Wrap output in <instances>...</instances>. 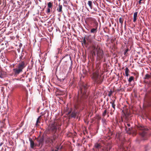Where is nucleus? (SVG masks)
Here are the masks:
<instances>
[{"label":"nucleus","instance_id":"obj_1","mask_svg":"<svg viewBox=\"0 0 151 151\" xmlns=\"http://www.w3.org/2000/svg\"><path fill=\"white\" fill-rule=\"evenodd\" d=\"M88 86L87 83H83L80 87V89L78 91V95L81 93V95L78 98L76 101L75 106L76 109L83 105L84 103L83 99L87 98L88 95L89 93L88 91Z\"/></svg>","mask_w":151,"mask_h":151},{"label":"nucleus","instance_id":"obj_2","mask_svg":"<svg viewBox=\"0 0 151 151\" xmlns=\"http://www.w3.org/2000/svg\"><path fill=\"white\" fill-rule=\"evenodd\" d=\"M100 68V63H98L96 64V68L94 70V72L91 75V77L94 83L97 84H100L103 82V78L99 75V73L101 70Z\"/></svg>","mask_w":151,"mask_h":151},{"label":"nucleus","instance_id":"obj_3","mask_svg":"<svg viewBox=\"0 0 151 151\" xmlns=\"http://www.w3.org/2000/svg\"><path fill=\"white\" fill-rule=\"evenodd\" d=\"M20 60L19 63L16 65V68L13 69V73L15 75L17 76L22 72L23 70L26 66V64L24 61L22 60V56L19 57Z\"/></svg>","mask_w":151,"mask_h":151},{"label":"nucleus","instance_id":"obj_4","mask_svg":"<svg viewBox=\"0 0 151 151\" xmlns=\"http://www.w3.org/2000/svg\"><path fill=\"white\" fill-rule=\"evenodd\" d=\"M137 129L139 135L142 137V139L144 140H147L148 137L146 132L148 129L140 124H138L137 126Z\"/></svg>","mask_w":151,"mask_h":151},{"label":"nucleus","instance_id":"obj_5","mask_svg":"<svg viewBox=\"0 0 151 151\" xmlns=\"http://www.w3.org/2000/svg\"><path fill=\"white\" fill-rule=\"evenodd\" d=\"M97 52V60L99 61H101L102 59L103 58L104 54L102 49L99 48Z\"/></svg>","mask_w":151,"mask_h":151},{"label":"nucleus","instance_id":"obj_6","mask_svg":"<svg viewBox=\"0 0 151 151\" xmlns=\"http://www.w3.org/2000/svg\"><path fill=\"white\" fill-rule=\"evenodd\" d=\"M57 124L54 123L51 125L50 128V130L53 133H55L57 130Z\"/></svg>","mask_w":151,"mask_h":151},{"label":"nucleus","instance_id":"obj_7","mask_svg":"<svg viewBox=\"0 0 151 151\" xmlns=\"http://www.w3.org/2000/svg\"><path fill=\"white\" fill-rule=\"evenodd\" d=\"M145 104L147 107L151 106V96L147 97L145 99Z\"/></svg>","mask_w":151,"mask_h":151},{"label":"nucleus","instance_id":"obj_8","mask_svg":"<svg viewBox=\"0 0 151 151\" xmlns=\"http://www.w3.org/2000/svg\"><path fill=\"white\" fill-rule=\"evenodd\" d=\"M44 139V137H40L37 140V141L39 143V145L41 147L43 143V140Z\"/></svg>","mask_w":151,"mask_h":151},{"label":"nucleus","instance_id":"obj_9","mask_svg":"<svg viewBox=\"0 0 151 151\" xmlns=\"http://www.w3.org/2000/svg\"><path fill=\"white\" fill-rule=\"evenodd\" d=\"M115 100L114 99H112V101L110 102V103L111 104L112 107L114 109V110H113V111H114L115 109L116 104H115Z\"/></svg>","mask_w":151,"mask_h":151},{"label":"nucleus","instance_id":"obj_10","mask_svg":"<svg viewBox=\"0 0 151 151\" xmlns=\"http://www.w3.org/2000/svg\"><path fill=\"white\" fill-rule=\"evenodd\" d=\"M94 147L96 149V151H98L101 148V146L100 143H96L94 145Z\"/></svg>","mask_w":151,"mask_h":151},{"label":"nucleus","instance_id":"obj_11","mask_svg":"<svg viewBox=\"0 0 151 151\" xmlns=\"http://www.w3.org/2000/svg\"><path fill=\"white\" fill-rule=\"evenodd\" d=\"M101 47L99 46H97V47H96L95 46L93 45L92 47L91 50V51H93L95 52L96 51L97 52L98 50Z\"/></svg>","mask_w":151,"mask_h":151},{"label":"nucleus","instance_id":"obj_12","mask_svg":"<svg viewBox=\"0 0 151 151\" xmlns=\"http://www.w3.org/2000/svg\"><path fill=\"white\" fill-rule=\"evenodd\" d=\"M97 28L95 27L92 28L90 30L91 33L95 35L97 31Z\"/></svg>","mask_w":151,"mask_h":151},{"label":"nucleus","instance_id":"obj_13","mask_svg":"<svg viewBox=\"0 0 151 151\" xmlns=\"http://www.w3.org/2000/svg\"><path fill=\"white\" fill-rule=\"evenodd\" d=\"M91 58L92 61H94V57L96 55V52L93 51H91Z\"/></svg>","mask_w":151,"mask_h":151},{"label":"nucleus","instance_id":"obj_14","mask_svg":"<svg viewBox=\"0 0 151 151\" xmlns=\"http://www.w3.org/2000/svg\"><path fill=\"white\" fill-rule=\"evenodd\" d=\"M138 12H135L133 15V22H136L137 19V17Z\"/></svg>","mask_w":151,"mask_h":151},{"label":"nucleus","instance_id":"obj_15","mask_svg":"<svg viewBox=\"0 0 151 151\" xmlns=\"http://www.w3.org/2000/svg\"><path fill=\"white\" fill-rule=\"evenodd\" d=\"M62 6L60 5V4H59L58 7L57 9V11L61 13L63 12L62 10Z\"/></svg>","mask_w":151,"mask_h":151},{"label":"nucleus","instance_id":"obj_16","mask_svg":"<svg viewBox=\"0 0 151 151\" xmlns=\"http://www.w3.org/2000/svg\"><path fill=\"white\" fill-rule=\"evenodd\" d=\"M41 116H40L37 119L36 121V126L37 127H38L39 126V123H40V120L41 119Z\"/></svg>","mask_w":151,"mask_h":151},{"label":"nucleus","instance_id":"obj_17","mask_svg":"<svg viewBox=\"0 0 151 151\" xmlns=\"http://www.w3.org/2000/svg\"><path fill=\"white\" fill-rule=\"evenodd\" d=\"M63 59H66V60L65 61V62H66L67 61H68L70 59V57L68 55H65L64 57L62 58L61 60H60V62H61L62 60Z\"/></svg>","mask_w":151,"mask_h":151},{"label":"nucleus","instance_id":"obj_18","mask_svg":"<svg viewBox=\"0 0 151 151\" xmlns=\"http://www.w3.org/2000/svg\"><path fill=\"white\" fill-rule=\"evenodd\" d=\"M86 37H84L83 38L82 41L81 42H82V44H83V43L86 46H87L88 45V43L86 42Z\"/></svg>","mask_w":151,"mask_h":151},{"label":"nucleus","instance_id":"obj_19","mask_svg":"<svg viewBox=\"0 0 151 151\" xmlns=\"http://www.w3.org/2000/svg\"><path fill=\"white\" fill-rule=\"evenodd\" d=\"M93 25H92L93 26V27L96 28H98V23L97 22V21H96V20H94V21H93Z\"/></svg>","mask_w":151,"mask_h":151},{"label":"nucleus","instance_id":"obj_20","mask_svg":"<svg viewBox=\"0 0 151 151\" xmlns=\"http://www.w3.org/2000/svg\"><path fill=\"white\" fill-rule=\"evenodd\" d=\"M88 20L89 21V22L90 24L91 25H93V21H94V20H96L94 18L91 17L88 18Z\"/></svg>","mask_w":151,"mask_h":151},{"label":"nucleus","instance_id":"obj_21","mask_svg":"<svg viewBox=\"0 0 151 151\" xmlns=\"http://www.w3.org/2000/svg\"><path fill=\"white\" fill-rule=\"evenodd\" d=\"M46 142H49L52 144H53L54 142V141L52 139L51 137H49L46 140Z\"/></svg>","mask_w":151,"mask_h":151},{"label":"nucleus","instance_id":"obj_22","mask_svg":"<svg viewBox=\"0 0 151 151\" xmlns=\"http://www.w3.org/2000/svg\"><path fill=\"white\" fill-rule=\"evenodd\" d=\"M30 143V147L32 148H33L34 147L35 143L34 141L32 139H29Z\"/></svg>","mask_w":151,"mask_h":151},{"label":"nucleus","instance_id":"obj_23","mask_svg":"<svg viewBox=\"0 0 151 151\" xmlns=\"http://www.w3.org/2000/svg\"><path fill=\"white\" fill-rule=\"evenodd\" d=\"M129 70L128 68L127 67L125 69V74L126 76H129Z\"/></svg>","mask_w":151,"mask_h":151},{"label":"nucleus","instance_id":"obj_24","mask_svg":"<svg viewBox=\"0 0 151 151\" xmlns=\"http://www.w3.org/2000/svg\"><path fill=\"white\" fill-rule=\"evenodd\" d=\"M88 4L91 9H92V2L91 1H88Z\"/></svg>","mask_w":151,"mask_h":151},{"label":"nucleus","instance_id":"obj_25","mask_svg":"<svg viewBox=\"0 0 151 151\" xmlns=\"http://www.w3.org/2000/svg\"><path fill=\"white\" fill-rule=\"evenodd\" d=\"M151 78V76L150 75L148 74H147L145 75V76L144 78V79H148Z\"/></svg>","mask_w":151,"mask_h":151},{"label":"nucleus","instance_id":"obj_26","mask_svg":"<svg viewBox=\"0 0 151 151\" xmlns=\"http://www.w3.org/2000/svg\"><path fill=\"white\" fill-rule=\"evenodd\" d=\"M76 115V113L75 112H73L70 115L71 117L75 118Z\"/></svg>","mask_w":151,"mask_h":151},{"label":"nucleus","instance_id":"obj_27","mask_svg":"<svg viewBox=\"0 0 151 151\" xmlns=\"http://www.w3.org/2000/svg\"><path fill=\"white\" fill-rule=\"evenodd\" d=\"M52 3L51 2H49L47 4V7L50 8H52Z\"/></svg>","mask_w":151,"mask_h":151},{"label":"nucleus","instance_id":"obj_28","mask_svg":"<svg viewBox=\"0 0 151 151\" xmlns=\"http://www.w3.org/2000/svg\"><path fill=\"white\" fill-rule=\"evenodd\" d=\"M119 22L121 24V25L122 26L124 21V19L122 17H120L119 18Z\"/></svg>","mask_w":151,"mask_h":151},{"label":"nucleus","instance_id":"obj_29","mask_svg":"<svg viewBox=\"0 0 151 151\" xmlns=\"http://www.w3.org/2000/svg\"><path fill=\"white\" fill-rule=\"evenodd\" d=\"M111 147H111V145H108V146H107L106 149V151H110V149H111Z\"/></svg>","mask_w":151,"mask_h":151},{"label":"nucleus","instance_id":"obj_30","mask_svg":"<svg viewBox=\"0 0 151 151\" xmlns=\"http://www.w3.org/2000/svg\"><path fill=\"white\" fill-rule=\"evenodd\" d=\"M134 77L133 76H131L128 80V82L129 83H130L133 80H134Z\"/></svg>","mask_w":151,"mask_h":151},{"label":"nucleus","instance_id":"obj_31","mask_svg":"<svg viewBox=\"0 0 151 151\" xmlns=\"http://www.w3.org/2000/svg\"><path fill=\"white\" fill-rule=\"evenodd\" d=\"M51 138H52V139L54 141H55V139H57V137L56 134H55V133H54V134L53 136L51 137Z\"/></svg>","mask_w":151,"mask_h":151},{"label":"nucleus","instance_id":"obj_32","mask_svg":"<svg viewBox=\"0 0 151 151\" xmlns=\"http://www.w3.org/2000/svg\"><path fill=\"white\" fill-rule=\"evenodd\" d=\"M106 113H107V110L106 109H105L102 114V116L103 117H104L105 116V115H106Z\"/></svg>","mask_w":151,"mask_h":151},{"label":"nucleus","instance_id":"obj_33","mask_svg":"<svg viewBox=\"0 0 151 151\" xmlns=\"http://www.w3.org/2000/svg\"><path fill=\"white\" fill-rule=\"evenodd\" d=\"M112 93L113 91H112V90H110L109 93V94H108V96L109 97H110L111 96Z\"/></svg>","mask_w":151,"mask_h":151},{"label":"nucleus","instance_id":"obj_34","mask_svg":"<svg viewBox=\"0 0 151 151\" xmlns=\"http://www.w3.org/2000/svg\"><path fill=\"white\" fill-rule=\"evenodd\" d=\"M50 8L47 7L46 12L47 13H50Z\"/></svg>","mask_w":151,"mask_h":151},{"label":"nucleus","instance_id":"obj_35","mask_svg":"<svg viewBox=\"0 0 151 151\" xmlns=\"http://www.w3.org/2000/svg\"><path fill=\"white\" fill-rule=\"evenodd\" d=\"M129 50V49L128 48H127L124 51V55H126V53L128 52Z\"/></svg>","mask_w":151,"mask_h":151},{"label":"nucleus","instance_id":"obj_36","mask_svg":"<svg viewBox=\"0 0 151 151\" xmlns=\"http://www.w3.org/2000/svg\"><path fill=\"white\" fill-rule=\"evenodd\" d=\"M125 127H126V130H127L129 131L130 130V128H128L126 126V125H125Z\"/></svg>","mask_w":151,"mask_h":151},{"label":"nucleus","instance_id":"obj_37","mask_svg":"<svg viewBox=\"0 0 151 151\" xmlns=\"http://www.w3.org/2000/svg\"><path fill=\"white\" fill-rule=\"evenodd\" d=\"M142 0H139V1L138 2L139 4V5H140L141 3H142V2H141V1H142Z\"/></svg>","mask_w":151,"mask_h":151},{"label":"nucleus","instance_id":"obj_38","mask_svg":"<svg viewBox=\"0 0 151 151\" xmlns=\"http://www.w3.org/2000/svg\"><path fill=\"white\" fill-rule=\"evenodd\" d=\"M59 148H57V149H56V150H52V151H58V150H59Z\"/></svg>","mask_w":151,"mask_h":151},{"label":"nucleus","instance_id":"obj_39","mask_svg":"<svg viewBox=\"0 0 151 151\" xmlns=\"http://www.w3.org/2000/svg\"><path fill=\"white\" fill-rule=\"evenodd\" d=\"M62 147H63V146H61L60 147H57L56 148L57 149V148H59V149H60V150H61V149L62 148Z\"/></svg>","mask_w":151,"mask_h":151},{"label":"nucleus","instance_id":"obj_40","mask_svg":"<svg viewBox=\"0 0 151 151\" xmlns=\"http://www.w3.org/2000/svg\"><path fill=\"white\" fill-rule=\"evenodd\" d=\"M127 125L128 126V127H129L130 126V124L129 123H127Z\"/></svg>","mask_w":151,"mask_h":151},{"label":"nucleus","instance_id":"obj_41","mask_svg":"<svg viewBox=\"0 0 151 151\" xmlns=\"http://www.w3.org/2000/svg\"><path fill=\"white\" fill-rule=\"evenodd\" d=\"M2 73H1V74H0V77L1 78H2Z\"/></svg>","mask_w":151,"mask_h":151},{"label":"nucleus","instance_id":"obj_42","mask_svg":"<svg viewBox=\"0 0 151 151\" xmlns=\"http://www.w3.org/2000/svg\"><path fill=\"white\" fill-rule=\"evenodd\" d=\"M105 59H104V62H105Z\"/></svg>","mask_w":151,"mask_h":151},{"label":"nucleus","instance_id":"obj_43","mask_svg":"<svg viewBox=\"0 0 151 151\" xmlns=\"http://www.w3.org/2000/svg\"><path fill=\"white\" fill-rule=\"evenodd\" d=\"M124 2H125V0H124Z\"/></svg>","mask_w":151,"mask_h":151},{"label":"nucleus","instance_id":"obj_44","mask_svg":"<svg viewBox=\"0 0 151 151\" xmlns=\"http://www.w3.org/2000/svg\"><path fill=\"white\" fill-rule=\"evenodd\" d=\"M65 60H66V59H65Z\"/></svg>","mask_w":151,"mask_h":151},{"label":"nucleus","instance_id":"obj_45","mask_svg":"<svg viewBox=\"0 0 151 151\" xmlns=\"http://www.w3.org/2000/svg\"><path fill=\"white\" fill-rule=\"evenodd\" d=\"M127 1H129V0H127Z\"/></svg>","mask_w":151,"mask_h":151}]
</instances>
